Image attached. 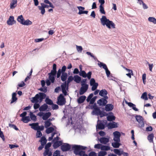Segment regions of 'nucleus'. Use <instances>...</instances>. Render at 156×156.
<instances>
[{"label":"nucleus","mask_w":156,"mask_h":156,"mask_svg":"<svg viewBox=\"0 0 156 156\" xmlns=\"http://www.w3.org/2000/svg\"><path fill=\"white\" fill-rule=\"evenodd\" d=\"M101 24L103 26L106 25L109 29L115 28V24L112 21L107 19L105 16H102L100 19Z\"/></svg>","instance_id":"1"},{"label":"nucleus","mask_w":156,"mask_h":156,"mask_svg":"<svg viewBox=\"0 0 156 156\" xmlns=\"http://www.w3.org/2000/svg\"><path fill=\"white\" fill-rule=\"evenodd\" d=\"M46 94L43 93H39V94H36L35 97L32 98L31 101L33 103L41 102L45 98Z\"/></svg>","instance_id":"2"},{"label":"nucleus","mask_w":156,"mask_h":156,"mask_svg":"<svg viewBox=\"0 0 156 156\" xmlns=\"http://www.w3.org/2000/svg\"><path fill=\"white\" fill-rule=\"evenodd\" d=\"M86 148V147L79 145H74L72 146V149L73 150L74 153L76 155L81 150H84Z\"/></svg>","instance_id":"3"},{"label":"nucleus","mask_w":156,"mask_h":156,"mask_svg":"<svg viewBox=\"0 0 156 156\" xmlns=\"http://www.w3.org/2000/svg\"><path fill=\"white\" fill-rule=\"evenodd\" d=\"M29 126H31V128L34 130H43L44 128L43 126H40L38 125V123H34L30 124Z\"/></svg>","instance_id":"4"},{"label":"nucleus","mask_w":156,"mask_h":156,"mask_svg":"<svg viewBox=\"0 0 156 156\" xmlns=\"http://www.w3.org/2000/svg\"><path fill=\"white\" fill-rule=\"evenodd\" d=\"M57 100V103L59 105H63L66 103L65 99L62 94L59 95Z\"/></svg>","instance_id":"5"},{"label":"nucleus","mask_w":156,"mask_h":156,"mask_svg":"<svg viewBox=\"0 0 156 156\" xmlns=\"http://www.w3.org/2000/svg\"><path fill=\"white\" fill-rule=\"evenodd\" d=\"M108 98V96H105V98H102L97 101V103L100 106H105L108 102L107 100Z\"/></svg>","instance_id":"6"},{"label":"nucleus","mask_w":156,"mask_h":156,"mask_svg":"<svg viewBox=\"0 0 156 156\" xmlns=\"http://www.w3.org/2000/svg\"><path fill=\"white\" fill-rule=\"evenodd\" d=\"M71 148V146L68 143H64L61 146V149L63 152L69 151Z\"/></svg>","instance_id":"7"},{"label":"nucleus","mask_w":156,"mask_h":156,"mask_svg":"<svg viewBox=\"0 0 156 156\" xmlns=\"http://www.w3.org/2000/svg\"><path fill=\"white\" fill-rule=\"evenodd\" d=\"M91 109H94L93 112L95 115H99V113L101 111L100 109L97 106L96 104L95 103L93 105L91 106Z\"/></svg>","instance_id":"8"},{"label":"nucleus","mask_w":156,"mask_h":156,"mask_svg":"<svg viewBox=\"0 0 156 156\" xmlns=\"http://www.w3.org/2000/svg\"><path fill=\"white\" fill-rule=\"evenodd\" d=\"M114 140L115 142H120L121 134L119 132L116 131L113 133Z\"/></svg>","instance_id":"9"},{"label":"nucleus","mask_w":156,"mask_h":156,"mask_svg":"<svg viewBox=\"0 0 156 156\" xmlns=\"http://www.w3.org/2000/svg\"><path fill=\"white\" fill-rule=\"evenodd\" d=\"M92 74V72L91 71H89L87 74L84 71H82L81 73H79V75L82 76L84 78H86L87 77L88 79H90L91 77V75Z\"/></svg>","instance_id":"10"},{"label":"nucleus","mask_w":156,"mask_h":156,"mask_svg":"<svg viewBox=\"0 0 156 156\" xmlns=\"http://www.w3.org/2000/svg\"><path fill=\"white\" fill-rule=\"evenodd\" d=\"M136 121L139 123V126L140 127L144 126V123L143 120V117L140 115H136L135 117Z\"/></svg>","instance_id":"11"},{"label":"nucleus","mask_w":156,"mask_h":156,"mask_svg":"<svg viewBox=\"0 0 156 156\" xmlns=\"http://www.w3.org/2000/svg\"><path fill=\"white\" fill-rule=\"evenodd\" d=\"M79 90V94L80 95L83 94L87 90L88 87V85H85L84 86H82Z\"/></svg>","instance_id":"12"},{"label":"nucleus","mask_w":156,"mask_h":156,"mask_svg":"<svg viewBox=\"0 0 156 156\" xmlns=\"http://www.w3.org/2000/svg\"><path fill=\"white\" fill-rule=\"evenodd\" d=\"M16 21L14 20V17L13 16H10L7 21V23L9 25H12L16 23Z\"/></svg>","instance_id":"13"},{"label":"nucleus","mask_w":156,"mask_h":156,"mask_svg":"<svg viewBox=\"0 0 156 156\" xmlns=\"http://www.w3.org/2000/svg\"><path fill=\"white\" fill-rule=\"evenodd\" d=\"M77 8L79 10V12L78 14L79 15H81L83 14H87L88 13V11H83L85 9V8L82 6H77Z\"/></svg>","instance_id":"14"},{"label":"nucleus","mask_w":156,"mask_h":156,"mask_svg":"<svg viewBox=\"0 0 156 156\" xmlns=\"http://www.w3.org/2000/svg\"><path fill=\"white\" fill-rule=\"evenodd\" d=\"M99 95L103 98L105 96H107V95L108 94V92L105 89H102L100 91L99 93Z\"/></svg>","instance_id":"15"},{"label":"nucleus","mask_w":156,"mask_h":156,"mask_svg":"<svg viewBox=\"0 0 156 156\" xmlns=\"http://www.w3.org/2000/svg\"><path fill=\"white\" fill-rule=\"evenodd\" d=\"M17 0H12L10 3V8L11 9H14L17 6Z\"/></svg>","instance_id":"16"},{"label":"nucleus","mask_w":156,"mask_h":156,"mask_svg":"<svg viewBox=\"0 0 156 156\" xmlns=\"http://www.w3.org/2000/svg\"><path fill=\"white\" fill-rule=\"evenodd\" d=\"M62 144V142L61 141H56L54 142L53 146L54 148H57Z\"/></svg>","instance_id":"17"},{"label":"nucleus","mask_w":156,"mask_h":156,"mask_svg":"<svg viewBox=\"0 0 156 156\" xmlns=\"http://www.w3.org/2000/svg\"><path fill=\"white\" fill-rule=\"evenodd\" d=\"M105 110L107 111H112L113 108V105L111 104H108L105 105Z\"/></svg>","instance_id":"18"},{"label":"nucleus","mask_w":156,"mask_h":156,"mask_svg":"<svg viewBox=\"0 0 156 156\" xmlns=\"http://www.w3.org/2000/svg\"><path fill=\"white\" fill-rule=\"evenodd\" d=\"M99 141L101 144H106L109 141V139L106 137H101L99 139Z\"/></svg>","instance_id":"19"},{"label":"nucleus","mask_w":156,"mask_h":156,"mask_svg":"<svg viewBox=\"0 0 156 156\" xmlns=\"http://www.w3.org/2000/svg\"><path fill=\"white\" fill-rule=\"evenodd\" d=\"M108 126L109 128L112 129L118 127L117 123L115 122H112L109 123L108 124Z\"/></svg>","instance_id":"20"},{"label":"nucleus","mask_w":156,"mask_h":156,"mask_svg":"<svg viewBox=\"0 0 156 156\" xmlns=\"http://www.w3.org/2000/svg\"><path fill=\"white\" fill-rule=\"evenodd\" d=\"M86 98L85 96L83 95L80 96L77 99V101L79 104H81L84 102Z\"/></svg>","instance_id":"21"},{"label":"nucleus","mask_w":156,"mask_h":156,"mask_svg":"<svg viewBox=\"0 0 156 156\" xmlns=\"http://www.w3.org/2000/svg\"><path fill=\"white\" fill-rule=\"evenodd\" d=\"M68 77L67 74L66 73H62L61 76V80L63 82L66 81V80L67 79Z\"/></svg>","instance_id":"22"},{"label":"nucleus","mask_w":156,"mask_h":156,"mask_svg":"<svg viewBox=\"0 0 156 156\" xmlns=\"http://www.w3.org/2000/svg\"><path fill=\"white\" fill-rule=\"evenodd\" d=\"M126 103L130 107H132L133 109L135 111H138V109L137 108L135 107L136 105L135 104H133L131 102H128L127 101H126Z\"/></svg>","instance_id":"23"},{"label":"nucleus","mask_w":156,"mask_h":156,"mask_svg":"<svg viewBox=\"0 0 156 156\" xmlns=\"http://www.w3.org/2000/svg\"><path fill=\"white\" fill-rule=\"evenodd\" d=\"M51 113L50 112L44 113L42 117V119L44 120H46L51 116Z\"/></svg>","instance_id":"24"},{"label":"nucleus","mask_w":156,"mask_h":156,"mask_svg":"<svg viewBox=\"0 0 156 156\" xmlns=\"http://www.w3.org/2000/svg\"><path fill=\"white\" fill-rule=\"evenodd\" d=\"M154 137V134L152 133H151L148 135L147 138V139L150 143H153V138Z\"/></svg>","instance_id":"25"},{"label":"nucleus","mask_w":156,"mask_h":156,"mask_svg":"<svg viewBox=\"0 0 156 156\" xmlns=\"http://www.w3.org/2000/svg\"><path fill=\"white\" fill-rule=\"evenodd\" d=\"M16 94L15 93H13L12 95V100L11 101L10 104H12L14 102L16 101L17 98L16 97Z\"/></svg>","instance_id":"26"},{"label":"nucleus","mask_w":156,"mask_h":156,"mask_svg":"<svg viewBox=\"0 0 156 156\" xmlns=\"http://www.w3.org/2000/svg\"><path fill=\"white\" fill-rule=\"evenodd\" d=\"M48 108V105L46 104H44L40 107L39 110L40 111H44L46 110Z\"/></svg>","instance_id":"27"},{"label":"nucleus","mask_w":156,"mask_h":156,"mask_svg":"<svg viewBox=\"0 0 156 156\" xmlns=\"http://www.w3.org/2000/svg\"><path fill=\"white\" fill-rule=\"evenodd\" d=\"M30 118L34 122H35L36 121L37 117L34 115L32 112H30Z\"/></svg>","instance_id":"28"},{"label":"nucleus","mask_w":156,"mask_h":156,"mask_svg":"<svg viewBox=\"0 0 156 156\" xmlns=\"http://www.w3.org/2000/svg\"><path fill=\"white\" fill-rule=\"evenodd\" d=\"M74 78V81L77 83H80L81 80V78L78 75L75 76Z\"/></svg>","instance_id":"29"},{"label":"nucleus","mask_w":156,"mask_h":156,"mask_svg":"<svg viewBox=\"0 0 156 156\" xmlns=\"http://www.w3.org/2000/svg\"><path fill=\"white\" fill-rule=\"evenodd\" d=\"M40 141L41 142V145H44L47 142V140L44 136H42Z\"/></svg>","instance_id":"30"},{"label":"nucleus","mask_w":156,"mask_h":156,"mask_svg":"<svg viewBox=\"0 0 156 156\" xmlns=\"http://www.w3.org/2000/svg\"><path fill=\"white\" fill-rule=\"evenodd\" d=\"M120 142H115L112 143V146L114 147L115 148H119L121 144L119 143Z\"/></svg>","instance_id":"31"},{"label":"nucleus","mask_w":156,"mask_h":156,"mask_svg":"<svg viewBox=\"0 0 156 156\" xmlns=\"http://www.w3.org/2000/svg\"><path fill=\"white\" fill-rule=\"evenodd\" d=\"M17 20L22 24L23 21H24V20L23 18V16L21 15L18 16L17 18Z\"/></svg>","instance_id":"32"},{"label":"nucleus","mask_w":156,"mask_h":156,"mask_svg":"<svg viewBox=\"0 0 156 156\" xmlns=\"http://www.w3.org/2000/svg\"><path fill=\"white\" fill-rule=\"evenodd\" d=\"M21 121H22L24 123H28L30 120V118L29 116H27L21 119Z\"/></svg>","instance_id":"33"},{"label":"nucleus","mask_w":156,"mask_h":156,"mask_svg":"<svg viewBox=\"0 0 156 156\" xmlns=\"http://www.w3.org/2000/svg\"><path fill=\"white\" fill-rule=\"evenodd\" d=\"M52 153L51 151L49 150H45L43 153V155L44 156H46L48 155V156H51Z\"/></svg>","instance_id":"34"},{"label":"nucleus","mask_w":156,"mask_h":156,"mask_svg":"<svg viewBox=\"0 0 156 156\" xmlns=\"http://www.w3.org/2000/svg\"><path fill=\"white\" fill-rule=\"evenodd\" d=\"M50 119L45 121L44 122V127L45 128H47L48 127L50 126L51 123L50 122Z\"/></svg>","instance_id":"35"},{"label":"nucleus","mask_w":156,"mask_h":156,"mask_svg":"<svg viewBox=\"0 0 156 156\" xmlns=\"http://www.w3.org/2000/svg\"><path fill=\"white\" fill-rule=\"evenodd\" d=\"M54 130V128L52 127H50L47 128L46 130V132L47 134H49L52 132Z\"/></svg>","instance_id":"36"},{"label":"nucleus","mask_w":156,"mask_h":156,"mask_svg":"<svg viewBox=\"0 0 156 156\" xmlns=\"http://www.w3.org/2000/svg\"><path fill=\"white\" fill-rule=\"evenodd\" d=\"M141 98L145 100H147L148 98L147 97V93L146 92H144L142 95Z\"/></svg>","instance_id":"37"},{"label":"nucleus","mask_w":156,"mask_h":156,"mask_svg":"<svg viewBox=\"0 0 156 156\" xmlns=\"http://www.w3.org/2000/svg\"><path fill=\"white\" fill-rule=\"evenodd\" d=\"M98 65L100 67H102L105 70L108 69L106 65L101 62L98 63Z\"/></svg>","instance_id":"38"},{"label":"nucleus","mask_w":156,"mask_h":156,"mask_svg":"<svg viewBox=\"0 0 156 156\" xmlns=\"http://www.w3.org/2000/svg\"><path fill=\"white\" fill-rule=\"evenodd\" d=\"M97 128L100 129H103L105 128V125L102 123L98 124L97 126Z\"/></svg>","instance_id":"39"},{"label":"nucleus","mask_w":156,"mask_h":156,"mask_svg":"<svg viewBox=\"0 0 156 156\" xmlns=\"http://www.w3.org/2000/svg\"><path fill=\"white\" fill-rule=\"evenodd\" d=\"M110 149L109 146L102 145L101 147V150L104 151H108Z\"/></svg>","instance_id":"40"},{"label":"nucleus","mask_w":156,"mask_h":156,"mask_svg":"<svg viewBox=\"0 0 156 156\" xmlns=\"http://www.w3.org/2000/svg\"><path fill=\"white\" fill-rule=\"evenodd\" d=\"M148 20L150 22H152L154 24H156V19L154 17H149L148 18Z\"/></svg>","instance_id":"41"},{"label":"nucleus","mask_w":156,"mask_h":156,"mask_svg":"<svg viewBox=\"0 0 156 156\" xmlns=\"http://www.w3.org/2000/svg\"><path fill=\"white\" fill-rule=\"evenodd\" d=\"M46 103L49 105H52L53 104L52 101L48 98H46L45 100Z\"/></svg>","instance_id":"42"},{"label":"nucleus","mask_w":156,"mask_h":156,"mask_svg":"<svg viewBox=\"0 0 156 156\" xmlns=\"http://www.w3.org/2000/svg\"><path fill=\"white\" fill-rule=\"evenodd\" d=\"M32 23V22L30 21L29 20H24L22 24L26 25H28L31 24Z\"/></svg>","instance_id":"43"},{"label":"nucleus","mask_w":156,"mask_h":156,"mask_svg":"<svg viewBox=\"0 0 156 156\" xmlns=\"http://www.w3.org/2000/svg\"><path fill=\"white\" fill-rule=\"evenodd\" d=\"M115 117L114 115H108L107 117V119L108 121L115 120Z\"/></svg>","instance_id":"44"},{"label":"nucleus","mask_w":156,"mask_h":156,"mask_svg":"<svg viewBox=\"0 0 156 156\" xmlns=\"http://www.w3.org/2000/svg\"><path fill=\"white\" fill-rule=\"evenodd\" d=\"M129 72V73L126 74V75L129 77V78H131V75H133V71L132 70L128 69V70H127Z\"/></svg>","instance_id":"45"},{"label":"nucleus","mask_w":156,"mask_h":156,"mask_svg":"<svg viewBox=\"0 0 156 156\" xmlns=\"http://www.w3.org/2000/svg\"><path fill=\"white\" fill-rule=\"evenodd\" d=\"M48 76L49 80L51 81V83H54L55 80V76H52L50 75H48Z\"/></svg>","instance_id":"46"},{"label":"nucleus","mask_w":156,"mask_h":156,"mask_svg":"<svg viewBox=\"0 0 156 156\" xmlns=\"http://www.w3.org/2000/svg\"><path fill=\"white\" fill-rule=\"evenodd\" d=\"M114 151L115 154L119 155H121L122 154V151H120L118 149H114Z\"/></svg>","instance_id":"47"},{"label":"nucleus","mask_w":156,"mask_h":156,"mask_svg":"<svg viewBox=\"0 0 156 156\" xmlns=\"http://www.w3.org/2000/svg\"><path fill=\"white\" fill-rule=\"evenodd\" d=\"M99 7L100 11V12L102 14H105V12L104 9V8L102 5H100Z\"/></svg>","instance_id":"48"},{"label":"nucleus","mask_w":156,"mask_h":156,"mask_svg":"<svg viewBox=\"0 0 156 156\" xmlns=\"http://www.w3.org/2000/svg\"><path fill=\"white\" fill-rule=\"evenodd\" d=\"M39 90L44 93H46L47 91V87H44L42 88H41Z\"/></svg>","instance_id":"49"},{"label":"nucleus","mask_w":156,"mask_h":156,"mask_svg":"<svg viewBox=\"0 0 156 156\" xmlns=\"http://www.w3.org/2000/svg\"><path fill=\"white\" fill-rule=\"evenodd\" d=\"M74 79L73 77L72 76H69L67 81H66L67 85H68Z\"/></svg>","instance_id":"50"},{"label":"nucleus","mask_w":156,"mask_h":156,"mask_svg":"<svg viewBox=\"0 0 156 156\" xmlns=\"http://www.w3.org/2000/svg\"><path fill=\"white\" fill-rule=\"evenodd\" d=\"M67 85L68 86V85H67V83L66 81H65L61 85V87L62 88V89L63 90V89H66Z\"/></svg>","instance_id":"51"},{"label":"nucleus","mask_w":156,"mask_h":156,"mask_svg":"<svg viewBox=\"0 0 156 156\" xmlns=\"http://www.w3.org/2000/svg\"><path fill=\"white\" fill-rule=\"evenodd\" d=\"M41 131V130H37V133L36 135V137L39 138L42 136V134Z\"/></svg>","instance_id":"52"},{"label":"nucleus","mask_w":156,"mask_h":156,"mask_svg":"<svg viewBox=\"0 0 156 156\" xmlns=\"http://www.w3.org/2000/svg\"><path fill=\"white\" fill-rule=\"evenodd\" d=\"M107 152L105 151H100L98 153L99 156H105L107 154Z\"/></svg>","instance_id":"53"},{"label":"nucleus","mask_w":156,"mask_h":156,"mask_svg":"<svg viewBox=\"0 0 156 156\" xmlns=\"http://www.w3.org/2000/svg\"><path fill=\"white\" fill-rule=\"evenodd\" d=\"M39 9L41 10V12L42 14H44L45 12V9L41 6H38Z\"/></svg>","instance_id":"54"},{"label":"nucleus","mask_w":156,"mask_h":156,"mask_svg":"<svg viewBox=\"0 0 156 156\" xmlns=\"http://www.w3.org/2000/svg\"><path fill=\"white\" fill-rule=\"evenodd\" d=\"M51 146V143L49 142L45 146V150H49V148Z\"/></svg>","instance_id":"55"},{"label":"nucleus","mask_w":156,"mask_h":156,"mask_svg":"<svg viewBox=\"0 0 156 156\" xmlns=\"http://www.w3.org/2000/svg\"><path fill=\"white\" fill-rule=\"evenodd\" d=\"M92 86V87L91 88V90L92 91H94L96 90V89H97L98 86V83H96L95 84H94Z\"/></svg>","instance_id":"56"},{"label":"nucleus","mask_w":156,"mask_h":156,"mask_svg":"<svg viewBox=\"0 0 156 156\" xmlns=\"http://www.w3.org/2000/svg\"><path fill=\"white\" fill-rule=\"evenodd\" d=\"M0 137L2 138L3 141H5V138L3 133L2 131H1V129H0Z\"/></svg>","instance_id":"57"},{"label":"nucleus","mask_w":156,"mask_h":156,"mask_svg":"<svg viewBox=\"0 0 156 156\" xmlns=\"http://www.w3.org/2000/svg\"><path fill=\"white\" fill-rule=\"evenodd\" d=\"M60 155V151L57 150L54 153L53 156H59Z\"/></svg>","instance_id":"58"},{"label":"nucleus","mask_w":156,"mask_h":156,"mask_svg":"<svg viewBox=\"0 0 156 156\" xmlns=\"http://www.w3.org/2000/svg\"><path fill=\"white\" fill-rule=\"evenodd\" d=\"M61 73H62V72L61 71V69H59L57 72V78H59L61 76Z\"/></svg>","instance_id":"59"},{"label":"nucleus","mask_w":156,"mask_h":156,"mask_svg":"<svg viewBox=\"0 0 156 156\" xmlns=\"http://www.w3.org/2000/svg\"><path fill=\"white\" fill-rule=\"evenodd\" d=\"M97 98V96H95L93 98H92L90 100V104H93Z\"/></svg>","instance_id":"60"},{"label":"nucleus","mask_w":156,"mask_h":156,"mask_svg":"<svg viewBox=\"0 0 156 156\" xmlns=\"http://www.w3.org/2000/svg\"><path fill=\"white\" fill-rule=\"evenodd\" d=\"M57 73V71H55L53 70H51V72L48 73V75H50L52 76H55Z\"/></svg>","instance_id":"61"},{"label":"nucleus","mask_w":156,"mask_h":156,"mask_svg":"<svg viewBox=\"0 0 156 156\" xmlns=\"http://www.w3.org/2000/svg\"><path fill=\"white\" fill-rule=\"evenodd\" d=\"M76 49L78 52H81L83 48L81 46H78L76 45Z\"/></svg>","instance_id":"62"},{"label":"nucleus","mask_w":156,"mask_h":156,"mask_svg":"<svg viewBox=\"0 0 156 156\" xmlns=\"http://www.w3.org/2000/svg\"><path fill=\"white\" fill-rule=\"evenodd\" d=\"M97 83H95V80L94 78H92L91 79L90 81V84L91 86Z\"/></svg>","instance_id":"63"},{"label":"nucleus","mask_w":156,"mask_h":156,"mask_svg":"<svg viewBox=\"0 0 156 156\" xmlns=\"http://www.w3.org/2000/svg\"><path fill=\"white\" fill-rule=\"evenodd\" d=\"M102 145L100 144H95L94 146V147L95 148L97 149H101V147Z\"/></svg>","instance_id":"64"}]
</instances>
